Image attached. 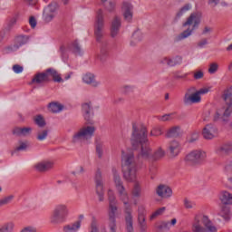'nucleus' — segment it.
<instances>
[{
	"mask_svg": "<svg viewBox=\"0 0 232 232\" xmlns=\"http://www.w3.org/2000/svg\"><path fill=\"white\" fill-rule=\"evenodd\" d=\"M82 81L85 84H90L91 86H93V88H97V86L101 85V82L95 81V75L91 72L84 74Z\"/></svg>",
	"mask_w": 232,
	"mask_h": 232,
	"instance_id": "obj_26",
	"label": "nucleus"
},
{
	"mask_svg": "<svg viewBox=\"0 0 232 232\" xmlns=\"http://www.w3.org/2000/svg\"><path fill=\"white\" fill-rule=\"evenodd\" d=\"M138 224L141 232L148 231V225L146 224V207L143 205L138 207Z\"/></svg>",
	"mask_w": 232,
	"mask_h": 232,
	"instance_id": "obj_14",
	"label": "nucleus"
},
{
	"mask_svg": "<svg viewBox=\"0 0 232 232\" xmlns=\"http://www.w3.org/2000/svg\"><path fill=\"white\" fill-rule=\"evenodd\" d=\"M197 92H198V94H199V97H200L201 95H206V93H208L209 89L203 88V89H200L199 91H197Z\"/></svg>",
	"mask_w": 232,
	"mask_h": 232,
	"instance_id": "obj_62",
	"label": "nucleus"
},
{
	"mask_svg": "<svg viewBox=\"0 0 232 232\" xmlns=\"http://www.w3.org/2000/svg\"><path fill=\"white\" fill-rule=\"evenodd\" d=\"M218 72V63H211L209 68H208V73L213 74L217 73Z\"/></svg>",
	"mask_w": 232,
	"mask_h": 232,
	"instance_id": "obj_52",
	"label": "nucleus"
},
{
	"mask_svg": "<svg viewBox=\"0 0 232 232\" xmlns=\"http://www.w3.org/2000/svg\"><path fill=\"white\" fill-rule=\"evenodd\" d=\"M56 12H57V4L55 3L49 4L44 9V13H43L44 21L45 23H51V21H53Z\"/></svg>",
	"mask_w": 232,
	"mask_h": 232,
	"instance_id": "obj_13",
	"label": "nucleus"
},
{
	"mask_svg": "<svg viewBox=\"0 0 232 232\" xmlns=\"http://www.w3.org/2000/svg\"><path fill=\"white\" fill-rule=\"evenodd\" d=\"M121 17L115 16L111 22V37L114 38L119 35V31L121 30Z\"/></svg>",
	"mask_w": 232,
	"mask_h": 232,
	"instance_id": "obj_23",
	"label": "nucleus"
},
{
	"mask_svg": "<svg viewBox=\"0 0 232 232\" xmlns=\"http://www.w3.org/2000/svg\"><path fill=\"white\" fill-rule=\"evenodd\" d=\"M219 200L224 206H232V194L227 191H221Z\"/></svg>",
	"mask_w": 232,
	"mask_h": 232,
	"instance_id": "obj_27",
	"label": "nucleus"
},
{
	"mask_svg": "<svg viewBox=\"0 0 232 232\" xmlns=\"http://www.w3.org/2000/svg\"><path fill=\"white\" fill-rule=\"evenodd\" d=\"M132 198H140L142 197V188L139 182H135L131 190Z\"/></svg>",
	"mask_w": 232,
	"mask_h": 232,
	"instance_id": "obj_29",
	"label": "nucleus"
},
{
	"mask_svg": "<svg viewBox=\"0 0 232 232\" xmlns=\"http://www.w3.org/2000/svg\"><path fill=\"white\" fill-rule=\"evenodd\" d=\"M202 135L207 140H211L218 135V130L212 123H209L203 128Z\"/></svg>",
	"mask_w": 232,
	"mask_h": 232,
	"instance_id": "obj_15",
	"label": "nucleus"
},
{
	"mask_svg": "<svg viewBox=\"0 0 232 232\" xmlns=\"http://www.w3.org/2000/svg\"><path fill=\"white\" fill-rule=\"evenodd\" d=\"M48 137V130H44L42 132H39L37 135V140H45V139Z\"/></svg>",
	"mask_w": 232,
	"mask_h": 232,
	"instance_id": "obj_51",
	"label": "nucleus"
},
{
	"mask_svg": "<svg viewBox=\"0 0 232 232\" xmlns=\"http://www.w3.org/2000/svg\"><path fill=\"white\" fill-rule=\"evenodd\" d=\"M34 122L37 124V126H39V128H44V126H46V121H44L43 115H37L34 118Z\"/></svg>",
	"mask_w": 232,
	"mask_h": 232,
	"instance_id": "obj_45",
	"label": "nucleus"
},
{
	"mask_svg": "<svg viewBox=\"0 0 232 232\" xmlns=\"http://www.w3.org/2000/svg\"><path fill=\"white\" fill-rule=\"evenodd\" d=\"M89 232H99V227H97V218H95V217L92 218L91 231Z\"/></svg>",
	"mask_w": 232,
	"mask_h": 232,
	"instance_id": "obj_49",
	"label": "nucleus"
},
{
	"mask_svg": "<svg viewBox=\"0 0 232 232\" xmlns=\"http://www.w3.org/2000/svg\"><path fill=\"white\" fill-rule=\"evenodd\" d=\"M113 180L116 186V189L118 191V195L120 197V200L124 204V213L128 211H133L131 208V205L130 204V196H128V192H126V188L122 183V179H121V176L119 172H117V169L112 168Z\"/></svg>",
	"mask_w": 232,
	"mask_h": 232,
	"instance_id": "obj_4",
	"label": "nucleus"
},
{
	"mask_svg": "<svg viewBox=\"0 0 232 232\" xmlns=\"http://www.w3.org/2000/svg\"><path fill=\"white\" fill-rule=\"evenodd\" d=\"M168 150L172 157H179L182 151V145L178 140H172L169 143Z\"/></svg>",
	"mask_w": 232,
	"mask_h": 232,
	"instance_id": "obj_20",
	"label": "nucleus"
},
{
	"mask_svg": "<svg viewBox=\"0 0 232 232\" xmlns=\"http://www.w3.org/2000/svg\"><path fill=\"white\" fill-rule=\"evenodd\" d=\"M179 135H180V127H179V126L172 127L167 132V137L169 139L172 138V137H179Z\"/></svg>",
	"mask_w": 232,
	"mask_h": 232,
	"instance_id": "obj_39",
	"label": "nucleus"
},
{
	"mask_svg": "<svg viewBox=\"0 0 232 232\" xmlns=\"http://www.w3.org/2000/svg\"><path fill=\"white\" fill-rule=\"evenodd\" d=\"M227 108L223 113V118L224 117H230L232 113V103H227ZM224 121H227L225 118L223 119Z\"/></svg>",
	"mask_w": 232,
	"mask_h": 232,
	"instance_id": "obj_48",
	"label": "nucleus"
},
{
	"mask_svg": "<svg viewBox=\"0 0 232 232\" xmlns=\"http://www.w3.org/2000/svg\"><path fill=\"white\" fill-rule=\"evenodd\" d=\"M192 8H193V5L191 4H186L176 14V19H180V17H182V15L188 14V12H189V10H191Z\"/></svg>",
	"mask_w": 232,
	"mask_h": 232,
	"instance_id": "obj_36",
	"label": "nucleus"
},
{
	"mask_svg": "<svg viewBox=\"0 0 232 232\" xmlns=\"http://www.w3.org/2000/svg\"><path fill=\"white\" fill-rule=\"evenodd\" d=\"M109 197V227L111 232H117V198L113 190H108Z\"/></svg>",
	"mask_w": 232,
	"mask_h": 232,
	"instance_id": "obj_7",
	"label": "nucleus"
},
{
	"mask_svg": "<svg viewBox=\"0 0 232 232\" xmlns=\"http://www.w3.org/2000/svg\"><path fill=\"white\" fill-rule=\"evenodd\" d=\"M121 12L125 21L131 22V19H133V5L130 2H123Z\"/></svg>",
	"mask_w": 232,
	"mask_h": 232,
	"instance_id": "obj_19",
	"label": "nucleus"
},
{
	"mask_svg": "<svg viewBox=\"0 0 232 232\" xmlns=\"http://www.w3.org/2000/svg\"><path fill=\"white\" fill-rule=\"evenodd\" d=\"M82 110L83 113V117L85 121L89 123L92 124V117L93 116V108H92V103H83L82 105Z\"/></svg>",
	"mask_w": 232,
	"mask_h": 232,
	"instance_id": "obj_22",
	"label": "nucleus"
},
{
	"mask_svg": "<svg viewBox=\"0 0 232 232\" xmlns=\"http://www.w3.org/2000/svg\"><path fill=\"white\" fill-rule=\"evenodd\" d=\"M133 212V210H128L125 213V230L127 232H134L135 229L133 228V216L131 215V213Z\"/></svg>",
	"mask_w": 232,
	"mask_h": 232,
	"instance_id": "obj_24",
	"label": "nucleus"
},
{
	"mask_svg": "<svg viewBox=\"0 0 232 232\" xmlns=\"http://www.w3.org/2000/svg\"><path fill=\"white\" fill-rule=\"evenodd\" d=\"M69 50H71V52L74 53V55H82V49H81V45H79V42L77 41H74L69 46Z\"/></svg>",
	"mask_w": 232,
	"mask_h": 232,
	"instance_id": "obj_35",
	"label": "nucleus"
},
{
	"mask_svg": "<svg viewBox=\"0 0 232 232\" xmlns=\"http://www.w3.org/2000/svg\"><path fill=\"white\" fill-rule=\"evenodd\" d=\"M204 77V72L202 71H198L196 73H194V79L196 81H198L199 79H202Z\"/></svg>",
	"mask_w": 232,
	"mask_h": 232,
	"instance_id": "obj_59",
	"label": "nucleus"
},
{
	"mask_svg": "<svg viewBox=\"0 0 232 232\" xmlns=\"http://www.w3.org/2000/svg\"><path fill=\"white\" fill-rule=\"evenodd\" d=\"M104 153V143L101 141L96 142V154L99 159H102Z\"/></svg>",
	"mask_w": 232,
	"mask_h": 232,
	"instance_id": "obj_40",
	"label": "nucleus"
},
{
	"mask_svg": "<svg viewBox=\"0 0 232 232\" xmlns=\"http://www.w3.org/2000/svg\"><path fill=\"white\" fill-rule=\"evenodd\" d=\"M208 44V39L204 38L200 42L198 43V48H204Z\"/></svg>",
	"mask_w": 232,
	"mask_h": 232,
	"instance_id": "obj_60",
	"label": "nucleus"
},
{
	"mask_svg": "<svg viewBox=\"0 0 232 232\" xmlns=\"http://www.w3.org/2000/svg\"><path fill=\"white\" fill-rule=\"evenodd\" d=\"M160 64H167L169 66V57H164L160 60Z\"/></svg>",
	"mask_w": 232,
	"mask_h": 232,
	"instance_id": "obj_61",
	"label": "nucleus"
},
{
	"mask_svg": "<svg viewBox=\"0 0 232 232\" xmlns=\"http://www.w3.org/2000/svg\"><path fill=\"white\" fill-rule=\"evenodd\" d=\"M16 23H17V18L13 17L10 19L8 24H9L10 28H12V26H14L16 24Z\"/></svg>",
	"mask_w": 232,
	"mask_h": 232,
	"instance_id": "obj_64",
	"label": "nucleus"
},
{
	"mask_svg": "<svg viewBox=\"0 0 232 232\" xmlns=\"http://www.w3.org/2000/svg\"><path fill=\"white\" fill-rule=\"evenodd\" d=\"M81 229V221L71 223L63 227V232H77Z\"/></svg>",
	"mask_w": 232,
	"mask_h": 232,
	"instance_id": "obj_32",
	"label": "nucleus"
},
{
	"mask_svg": "<svg viewBox=\"0 0 232 232\" xmlns=\"http://www.w3.org/2000/svg\"><path fill=\"white\" fill-rule=\"evenodd\" d=\"M28 43V36L19 35L15 38V44L7 47L8 52H17L21 46H24Z\"/></svg>",
	"mask_w": 232,
	"mask_h": 232,
	"instance_id": "obj_18",
	"label": "nucleus"
},
{
	"mask_svg": "<svg viewBox=\"0 0 232 232\" xmlns=\"http://www.w3.org/2000/svg\"><path fill=\"white\" fill-rule=\"evenodd\" d=\"M160 135H162V130H160V128H154L150 131V136L151 137H160Z\"/></svg>",
	"mask_w": 232,
	"mask_h": 232,
	"instance_id": "obj_53",
	"label": "nucleus"
},
{
	"mask_svg": "<svg viewBox=\"0 0 232 232\" xmlns=\"http://www.w3.org/2000/svg\"><path fill=\"white\" fill-rule=\"evenodd\" d=\"M115 5H116V3L113 0H110L107 4L106 2L103 3V6L107 10V12H110V13L115 12Z\"/></svg>",
	"mask_w": 232,
	"mask_h": 232,
	"instance_id": "obj_43",
	"label": "nucleus"
},
{
	"mask_svg": "<svg viewBox=\"0 0 232 232\" xmlns=\"http://www.w3.org/2000/svg\"><path fill=\"white\" fill-rule=\"evenodd\" d=\"M63 105L58 102H51L48 105L49 111H52V113H59V111H62Z\"/></svg>",
	"mask_w": 232,
	"mask_h": 232,
	"instance_id": "obj_37",
	"label": "nucleus"
},
{
	"mask_svg": "<svg viewBox=\"0 0 232 232\" xmlns=\"http://www.w3.org/2000/svg\"><path fill=\"white\" fill-rule=\"evenodd\" d=\"M95 135V127L85 126L81 128L78 131L72 135V144H79L84 142V140H90Z\"/></svg>",
	"mask_w": 232,
	"mask_h": 232,
	"instance_id": "obj_9",
	"label": "nucleus"
},
{
	"mask_svg": "<svg viewBox=\"0 0 232 232\" xmlns=\"http://www.w3.org/2000/svg\"><path fill=\"white\" fill-rule=\"evenodd\" d=\"M218 215L226 222H229V220H231V208H229L228 207H222L221 211L218 213Z\"/></svg>",
	"mask_w": 232,
	"mask_h": 232,
	"instance_id": "obj_31",
	"label": "nucleus"
},
{
	"mask_svg": "<svg viewBox=\"0 0 232 232\" xmlns=\"http://www.w3.org/2000/svg\"><path fill=\"white\" fill-rule=\"evenodd\" d=\"M156 193L160 198H169L173 195V190L168 185H160L156 188Z\"/></svg>",
	"mask_w": 232,
	"mask_h": 232,
	"instance_id": "obj_17",
	"label": "nucleus"
},
{
	"mask_svg": "<svg viewBox=\"0 0 232 232\" xmlns=\"http://www.w3.org/2000/svg\"><path fill=\"white\" fill-rule=\"evenodd\" d=\"M14 227L15 224L14 221H7L0 226V232H14Z\"/></svg>",
	"mask_w": 232,
	"mask_h": 232,
	"instance_id": "obj_33",
	"label": "nucleus"
},
{
	"mask_svg": "<svg viewBox=\"0 0 232 232\" xmlns=\"http://www.w3.org/2000/svg\"><path fill=\"white\" fill-rule=\"evenodd\" d=\"M69 215L70 209L68 208V206L64 204H58L54 207L51 214L50 222L53 225L63 224Z\"/></svg>",
	"mask_w": 232,
	"mask_h": 232,
	"instance_id": "obj_8",
	"label": "nucleus"
},
{
	"mask_svg": "<svg viewBox=\"0 0 232 232\" xmlns=\"http://www.w3.org/2000/svg\"><path fill=\"white\" fill-rule=\"evenodd\" d=\"M232 151V143H226L223 145H219L215 149V153L218 154V157H226L229 155Z\"/></svg>",
	"mask_w": 232,
	"mask_h": 232,
	"instance_id": "obj_21",
	"label": "nucleus"
},
{
	"mask_svg": "<svg viewBox=\"0 0 232 232\" xmlns=\"http://www.w3.org/2000/svg\"><path fill=\"white\" fill-rule=\"evenodd\" d=\"M26 148H28V145H26V142H22L20 146L16 147L14 150L15 151H26Z\"/></svg>",
	"mask_w": 232,
	"mask_h": 232,
	"instance_id": "obj_55",
	"label": "nucleus"
},
{
	"mask_svg": "<svg viewBox=\"0 0 232 232\" xmlns=\"http://www.w3.org/2000/svg\"><path fill=\"white\" fill-rule=\"evenodd\" d=\"M178 64H182V58L180 56H175L173 58H169V66H178Z\"/></svg>",
	"mask_w": 232,
	"mask_h": 232,
	"instance_id": "obj_41",
	"label": "nucleus"
},
{
	"mask_svg": "<svg viewBox=\"0 0 232 232\" xmlns=\"http://www.w3.org/2000/svg\"><path fill=\"white\" fill-rule=\"evenodd\" d=\"M222 99L226 102V104H232V85L227 87L223 94Z\"/></svg>",
	"mask_w": 232,
	"mask_h": 232,
	"instance_id": "obj_30",
	"label": "nucleus"
},
{
	"mask_svg": "<svg viewBox=\"0 0 232 232\" xmlns=\"http://www.w3.org/2000/svg\"><path fill=\"white\" fill-rule=\"evenodd\" d=\"M106 57H108V47L106 44H102L100 53V60L104 62L106 61Z\"/></svg>",
	"mask_w": 232,
	"mask_h": 232,
	"instance_id": "obj_42",
	"label": "nucleus"
},
{
	"mask_svg": "<svg viewBox=\"0 0 232 232\" xmlns=\"http://www.w3.org/2000/svg\"><path fill=\"white\" fill-rule=\"evenodd\" d=\"M170 116L171 114H165L163 116H160L159 120L161 121L162 122H166V121H169Z\"/></svg>",
	"mask_w": 232,
	"mask_h": 232,
	"instance_id": "obj_63",
	"label": "nucleus"
},
{
	"mask_svg": "<svg viewBox=\"0 0 232 232\" xmlns=\"http://www.w3.org/2000/svg\"><path fill=\"white\" fill-rule=\"evenodd\" d=\"M166 155V151L162 150V147L158 148V150L152 154L153 160H160V159L164 158Z\"/></svg>",
	"mask_w": 232,
	"mask_h": 232,
	"instance_id": "obj_38",
	"label": "nucleus"
},
{
	"mask_svg": "<svg viewBox=\"0 0 232 232\" xmlns=\"http://www.w3.org/2000/svg\"><path fill=\"white\" fill-rule=\"evenodd\" d=\"M164 211H166V207L158 208L155 212L152 213V215H150V220H155V218H157V217H160Z\"/></svg>",
	"mask_w": 232,
	"mask_h": 232,
	"instance_id": "obj_46",
	"label": "nucleus"
},
{
	"mask_svg": "<svg viewBox=\"0 0 232 232\" xmlns=\"http://www.w3.org/2000/svg\"><path fill=\"white\" fill-rule=\"evenodd\" d=\"M13 135H15V137H26L32 133V128L30 127H24L19 128L15 127L12 130Z\"/></svg>",
	"mask_w": 232,
	"mask_h": 232,
	"instance_id": "obj_25",
	"label": "nucleus"
},
{
	"mask_svg": "<svg viewBox=\"0 0 232 232\" xmlns=\"http://www.w3.org/2000/svg\"><path fill=\"white\" fill-rule=\"evenodd\" d=\"M207 157L208 155L206 154V151L202 150H192L186 156V160L188 162H191V164H201V162L206 160Z\"/></svg>",
	"mask_w": 232,
	"mask_h": 232,
	"instance_id": "obj_11",
	"label": "nucleus"
},
{
	"mask_svg": "<svg viewBox=\"0 0 232 232\" xmlns=\"http://www.w3.org/2000/svg\"><path fill=\"white\" fill-rule=\"evenodd\" d=\"M121 168L123 179H125L127 182H135L139 166L137 165L133 152L121 151Z\"/></svg>",
	"mask_w": 232,
	"mask_h": 232,
	"instance_id": "obj_2",
	"label": "nucleus"
},
{
	"mask_svg": "<svg viewBox=\"0 0 232 232\" xmlns=\"http://www.w3.org/2000/svg\"><path fill=\"white\" fill-rule=\"evenodd\" d=\"M193 232H217L218 228L208 216L196 215L192 224Z\"/></svg>",
	"mask_w": 232,
	"mask_h": 232,
	"instance_id": "obj_5",
	"label": "nucleus"
},
{
	"mask_svg": "<svg viewBox=\"0 0 232 232\" xmlns=\"http://www.w3.org/2000/svg\"><path fill=\"white\" fill-rule=\"evenodd\" d=\"M12 200H14V196L12 195L0 199V208H2V206H6V204H10Z\"/></svg>",
	"mask_w": 232,
	"mask_h": 232,
	"instance_id": "obj_47",
	"label": "nucleus"
},
{
	"mask_svg": "<svg viewBox=\"0 0 232 232\" xmlns=\"http://www.w3.org/2000/svg\"><path fill=\"white\" fill-rule=\"evenodd\" d=\"M131 39H132V41L130 42V44H131V46H135V43H140V41H142V39H144V34H142V32L140 30H136L132 34Z\"/></svg>",
	"mask_w": 232,
	"mask_h": 232,
	"instance_id": "obj_34",
	"label": "nucleus"
},
{
	"mask_svg": "<svg viewBox=\"0 0 232 232\" xmlns=\"http://www.w3.org/2000/svg\"><path fill=\"white\" fill-rule=\"evenodd\" d=\"M104 11L99 9L96 13V21L94 24V35L97 43H102L104 37Z\"/></svg>",
	"mask_w": 232,
	"mask_h": 232,
	"instance_id": "obj_10",
	"label": "nucleus"
},
{
	"mask_svg": "<svg viewBox=\"0 0 232 232\" xmlns=\"http://www.w3.org/2000/svg\"><path fill=\"white\" fill-rule=\"evenodd\" d=\"M95 184H96V194L99 197L100 202H104V185L102 183V172L101 169H97L95 177H94Z\"/></svg>",
	"mask_w": 232,
	"mask_h": 232,
	"instance_id": "obj_12",
	"label": "nucleus"
},
{
	"mask_svg": "<svg viewBox=\"0 0 232 232\" xmlns=\"http://www.w3.org/2000/svg\"><path fill=\"white\" fill-rule=\"evenodd\" d=\"M184 206H185L186 209H193V207L195 206V202H193L188 198H185Z\"/></svg>",
	"mask_w": 232,
	"mask_h": 232,
	"instance_id": "obj_54",
	"label": "nucleus"
},
{
	"mask_svg": "<svg viewBox=\"0 0 232 232\" xmlns=\"http://www.w3.org/2000/svg\"><path fill=\"white\" fill-rule=\"evenodd\" d=\"M121 92L125 94L131 93V92H133V88L131 86H124Z\"/></svg>",
	"mask_w": 232,
	"mask_h": 232,
	"instance_id": "obj_58",
	"label": "nucleus"
},
{
	"mask_svg": "<svg viewBox=\"0 0 232 232\" xmlns=\"http://www.w3.org/2000/svg\"><path fill=\"white\" fill-rule=\"evenodd\" d=\"M13 72H14V73H23V66L19 64H14L13 66Z\"/></svg>",
	"mask_w": 232,
	"mask_h": 232,
	"instance_id": "obj_56",
	"label": "nucleus"
},
{
	"mask_svg": "<svg viewBox=\"0 0 232 232\" xmlns=\"http://www.w3.org/2000/svg\"><path fill=\"white\" fill-rule=\"evenodd\" d=\"M53 167V163L50 161H43L35 165L37 171H40L41 173L48 171V169H52Z\"/></svg>",
	"mask_w": 232,
	"mask_h": 232,
	"instance_id": "obj_28",
	"label": "nucleus"
},
{
	"mask_svg": "<svg viewBox=\"0 0 232 232\" xmlns=\"http://www.w3.org/2000/svg\"><path fill=\"white\" fill-rule=\"evenodd\" d=\"M198 140V132H193L188 137V142L189 144H193V142H197Z\"/></svg>",
	"mask_w": 232,
	"mask_h": 232,
	"instance_id": "obj_50",
	"label": "nucleus"
},
{
	"mask_svg": "<svg viewBox=\"0 0 232 232\" xmlns=\"http://www.w3.org/2000/svg\"><path fill=\"white\" fill-rule=\"evenodd\" d=\"M63 82L61 74L54 68H48L43 72L36 73L32 79L34 84H46L47 82Z\"/></svg>",
	"mask_w": 232,
	"mask_h": 232,
	"instance_id": "obj_3",
	"label": "nucleus"
},
{
	"mask_svg": "<svg viewBox=\"0 0 232 232\" xmlns=\"http://www.w3.org/2000/svg\"><path fill=\"white\" fill-rule=\"evenodd\" d=\"M169 221H163L157 227L158 232L169 231Z\"/></svg>",
	"mask_w": 232,
	"mask_h": 232,
	"instance_id": "obj_44",
	"label": "nucleus"
},
{
	"mask_svg": "<svg viewBox=\"0 0 232 232\" xmlns=\"http://www.w3.org/2000/svg\"><path fill=\"white\" fill-rule=\"evenodd\" d=\"M29 24L33 28H35V26H37V20L35 19V16H31L29 18Z\"/></svg>",
	"mask_w": 232,
	"mask_h": 232,
	"instance_id": "obj_57",
	"label": "nucleus"
},
{
	"mask_svg": "<svg viewBox=\"0 0 232 232\" xmlns=\"http://www.w3.org/2000/svg\"><path fill=\"white\" fill-rule=\"evenodd\" d=\"M130 143L133 150H139V148H140V152L138 157L143 159V160L152 159L153 150L151 147H150V144H148V129H146V126L132 123Z\"/></svg>",
	"mask_w": 232,
	"mask_h": 232,
	"instance_id": "obj_1",
	"label": "nucleus"
},
{
	"mask_svg": "<svg viewBox=\"0 0 232 232\" xmlns=\"http://www.w3.org/2000/svg\"><path fill=\"white\" fill-rule=\"evenodd\" d=\"M191 89L188 90V92L185 93L183 102L184 104H198L202 101V98L199 96L198 92H196L192 94H189Z\"/></svg>",
	"mask_w": 232,
	"mask_h": 232,
	"instance_id": "obj_16",
	"label": "nucleus"
},
{
	"mask_svg": "<svg viewBox=\"0 0 232 232\" xmlns=\"http://www.w3.org/2000/svg\"><path fill=\"white\" fill-rule=\"evenodd\" d=\"M202 19V14L198 12H195L190 14V15L187 18V21L183 23V26H191L192 28H188L183 31L178 37L177 41H182L183 39H188L198 26H200V21Z\"/></svg>",
	"mask_w": 232,
	"mask_h": 232,
	"instance_id": "obj_6",
	"label": "nucleus"
}]
</instances>
